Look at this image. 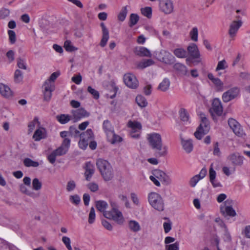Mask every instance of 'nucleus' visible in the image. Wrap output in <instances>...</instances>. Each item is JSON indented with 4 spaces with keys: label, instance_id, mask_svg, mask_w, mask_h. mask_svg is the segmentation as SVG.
<instances>
[{
    "label": "nucleus",
    "instance_id": "13",
    "mask_svg": "<svg viewBox=\"0 0 250 250\" xmlns=\"http://www.w3.org/2000/svg\"><path fill=\"white\" fill-rule=\"evenodd\" d=\"M160 10L166 14H169L173 11L174 6L172 0H158Z\"/></svg>",
    "mask_w": 250,
    "mask_h": 250
},
{
    "label": "nucleus",
    "instance_id": "57",
    "mask_svg": "<svg viewBox=\"0 0 250 250\" xmlns=\"http://www.w3.org/2000/svg\"><path fill=\"white\" fill-rule=\"evenodd\" d=\"M179 244L178 242H175L174 244H169L166 245V250H179Z\"/></svg>",
    "mask_w": 250,
    "mask_h": 250
},
{
    "label": "nucleus",
    "instance_id": "19",
    "mask_svg": "<svg viewBox=\"0 0 250 250\" xmlns=\"http://www.w3.org/2000/svg\"><path fill=\"white\" fill-rule=\"evenodd\" d=\"M47 136L46 130L45 128L40 126L35 130L33 139L35 141H40L42 139H45Z\"/></svg>",
    "mask_w": 250,
    "mask_h": 250
},
{
    "label": "nucleus",
    "instance_id": "27",
    "mask_svg": "<svg viewBox=\"0 0 250 250\" xmlns=\"http://www.w3.org/2000/svg\"><path fill=\"white\" fill-rule=\"evenodd\" d=\"M96 207L97 209L100 212H102L103 215L105 212L108 210H106L108 207L107 203L104 200H99L96 202Z\"/></svg>",
    "mask_w": 250,
    "mask_h": 250
},
{
    "label": "nucleus",
    "instance_id": "23",
    "mask_svg": "<svg viewBox=\"0 0 250 250\" xmlns=\"http://www.w3.org/2000/svg\"><path fill=\"white\" fill-rule=\"evenodd\" d=\"M181 144L182 147L187 153H190L193 148L192 141L190 139H184L180 136Z\"/></svg>",
    "mask_w": 250,
    "mask_h": 250
},
{
    "label": "nucleus",
    "instance_id": "33",
    "mask_svg": "<svg viewBox=\"0 0 250 250\" xmlns=\"http://www.w3.org/2000/svg\"><path fill=\"white\" fill-rule=\"evenodd\" d=\"M173 68L183 75H186L188 73L187 67L181 63L177 62L175 63Z\"/></svg>",
    "mask_w": 250,
    "mask_h": 250
},
{
    "label": "nucleus",
    "instance_id": "21",
    "mask_svg": "<svg viewBox=\"0 0 250 250\" xmlns=\"http://www.w3.org/2000/svg\"><path fill=\"white\" fill-rule=\"evenodd\" d=\"M208 77L214 84L218 91H222L224 90V83L220 79L215 77L211 73L208 74Z\"/></svg>",
    "mask_w": 250,
    "mask_h": 250
},
{
    "label": "nucleus",
    "instance_id": "6",
    "mask_svg": "<svg viewBox=\"0 0 250 250\" xmlns=\"http://www.w3.org/2000/svg\"><path fill=\"white\" fill-rule=\"evenodd\" d=\"M154 57L158 61L167 65H171L175 62V57L164 49L155 52Z\"/></svg>",
    "mask_w": 250,
    "mask_h": 250
},
{
    "label": "nucleus",
    "instance_id": "32",
    "mask_svg": "<svg viewBox=\"0 0 250 250\" xmlns=\"http://www.w3.org/2000/svg\"><path fill=\"white\" fill-rule=\"evenodd\" d=\"M170 81L168 78H165L158 85V89L163 92L166 91L169 89Z\"/></svg>",
    "mask_w": 250,
    "mask_h": 250
},
{
    "label": "nucleus",
    "instance_id": "40",
    "mask_svg": "<svg viewBox=\"0 0 250 250\" xmlns=\"http://www.w3.org/2000/svg\"><path fill=\"white\" fill-rule=\"evenodd\" d=\"M64 47L68 52H73L78 50V48L74 46L71 42L69 40H66L64 43Z\"/></svg>",
    "mask_w": 250,
    "mask_h": 250
},
{
    "label": "nucleus",
    "instance_id": "42",
    "mask_svg": "<svg viewBox=\"0 0 250 250\" xmlns=\"http://www.w3.org/2000/svg\"><path fill=\"white\" fill-rule=\"evenodd\" d=\"M127 14V6H124L120 11L118 15V19L121 21H123L125 20Z\"/></svg>",
    "mask_w": 250,
    "mask_h": 250
},
{
    "label": "nucleus",
    "instance_id": "41",
    "mask_svg": "<svg viewBox=\"0 0 250 250\" xmlns=\"http://www.w3.org/2000/svg\"><path fill=\"white\" fill-rule=\"evenodd\" d=\"M179 115L181 120L184 122L187 123L189 122V115L186 109L184 108L180 109L179 110Z\"/></svg>",
    "mask_w": 250,
    "mask_h": 250
},
{
    "label": "nucleus",
    "instance_id": "56",
    "mask_svg": "<svg viewBox=\"0 0 250 250\" xmlns=\"http://www.w3.org/2000/svg\"><path fill=\"white\" fill-rule=\"evenodd\" d=\"M18 66L24 70H26L27 68V65L25 60L22 59H19L17 62Z\"/></svg>",
    "mask_w": 250,
    "mask_h": 250
},
{
    "label": "nucleus",
    "instance_id": "39",
    "mask_svg": "<svg viewBox=\"0 0 250 250\" xmlns=\"http://www.w3.org/2000/svg\"><path fill=\"white\" fill-rule=\"evenodd\" d=\"M189 36L191 41L196 42L198 40V30L196 27H193L189 31Z\"/></svg>",
    "mask_w": 250,
    "mask_h": 250
},
{
    "label": "nucleus",
    "instance_id": "60",
    "mask_svg": "<svg viewBox=\"0 0 250 250\" xmlns=\"http://www.w3.org/2000/svg\"><path fill=\"white\" fill-rule=\"evenodd\" d=\"M88 140H86L84 139L80 138V140L79 142V146L81 148H82L83 149H85L87 147V146H88Z\"/></svg>",
    "mask_w": 250,
    "mask_h": 250
},
{
    "label": "nucleus",
    "instance_id": "55",
    "mask_svg": "<svg viewBox=\"0 0 250 250\" xmlns=\"http://www.w3.org/2000/svg\"><path fill=\"white\" fill-rule=\"evenodd\" d=\"M69 200L72 203L75 205H78L81 201L80 197L78 195H71Z\"/></svg>",
    "mask_w": 250,
    "mask_h": 250
},
{
    "label": "nucleus",
    "instance_id": "3",
    "mask_svg": "<svg viewBox=\"0 0 250 250\" xmlns=\"http://www.w3.org/2000/svg\"><path fill=\"white\" fill-rule=\"evenodd\" d=\"M110 205L112 208L104 213V217L108 219L114 221L119 225H123L125 222V219L123 213L116 207L114 202H111Z\"/></svg>",
    "mask_w": 250,
    "mask_h": 250
},
{
    "label": "nucleus",
    "instance_id": "5",
    "mask_svg": "<svg viewBox=\"0 0 250 250\" xmlns=\"http://www.w3.org/2000/svg\"><path fill=\"white\" fill-rule=\"evenodd\" d=\"M147 199L150 206L155 209L159 211L164 210V200L159 194L151 192L148 194Z\"/></svg>",
    "mask_w": 250,
    "mask_h": 250
},
{
    "label": "nucleus",
    "instance_id": "34",
    "mask_svg": "<svg viewBox=\"0 0 250 250\" xmlns=\"http://www.w3.org/2000/svg\"><path fill=\"white\" fill-rule=\"evenodd\" d=\"M128 227L130 230L135 232L141 230V227L139 223L135 220L129 221Z\"/></svg>",
    "mask_w": 250,
    "mask_h": 250
},
{
    "label": "nucleus",
    "instance_id": "15",
    "mask_svg": "<svg viewBox=\"0 0 250 250\" xmlns=\"http://www.w3.org/2000/svg\"><path fill=\"white\" fill-rule=\"evenodd\" d=\"M71 114L72 121L74 123L80 121L83 118L87 117L89 115V113L83 108L72 110Z\"/></svg>",
    "mask_w": 250,
    "mask_h": 250
},
{
    "label": "nucleus",
    "instance_id": "4",
    "mask_svg": "<svg viewBox=\"0 0 250 250\" xmlns=\"http://www.w3.org/2000/svg\"><path fill=\"white\" fill-rule=\"evenodd\" d=\"M200 125L194 132V136L198 140L201 139L203 136L208 132L210 129L209 123L205 115L203 113L200 114Z\"/></svg>",
    "mask_w": 250,
    "mask_h": 250
},
{
    "label": "nucleus",
    "instance_id": "47",
    "mask_svg": "<svg viewBox=\"0 0 250 250\" xmlns=\"http://www.w3.org/2000/svg\"><path fill=\"white\" fill-rule=\"evenodd\" d=\"M142 14L148 18H150L152 16V9L150 7H145L141 9Z\"/></svg>",
    "mask_w": 250,
    "mask_h": 250
},
{
    "label": "nucleus",
    "instance_id": "22",
    "mask_svg": "<svg viewBox=\"0 0 250 250\" xmlns=\"http://www.w3.org/2000/svg\"><path fill=\"white\" fill-rule=\"evenodd\" d=\"M0 94L5 98H10L13 96V92L8 85L0 83Z\"/></svg>",
    "mask_w": 250,
    "mask_h": 250
},
{
    "label": "nucleus",
    "instance_id": "36",
    "mask_svg": "<svg viewBox=\"0 0 250 250\" xmlns=\"http://www.w3.org/2000/svg\"><path fill=\"white\" fill-rule=\"evenodd\" d=\"M108 141L112 144L120 143L122 141V138L115 133L114 131L113 134H111L109 136L107 137Z\"/></svg>",
    "mask_w": 250,
    "mask_h": 250
},
{
    "label": "nucleus",
    "instance_id": "24",
    "mask_svg": "<svg viewBox=\"0 0 250 250\" xmlns=\"http://www.w3.org/2000/svg\"><path fill=\"white\" fill-rule=\"evenodd\" d=\"M187 50L188 53L192 58L196 59L199 58V51L197 46L195 43L190 44L188 46Z\"/></svg>",
    "mask_w": 250,
    "mask_h": 250
},
{
    "label": "nucleus",
    "instance_id": "35",
    "mask_svg": "<svg viewBox=\"0 0 250 250\" xmlns=\"http://www.w3.org/2000/svg\"><path fill=\"white\" fill-rule=\"evenodd\" d=\"M40 126V122L37 118H35L34 120L30 122L28 125L29 133H31L35 128H39Z\"/></svg>",
    "mask_w": 250,
    "mask_h": 250
},
{
    "label": "nucleus",
    "instance_id": "58",
    "mask_svg": "<svg viewBox=\"0 0 250 250\" xmlns=\"http://www.w3.org/2000/svg\"><path fill=\"white\" fill-rule=\"evenodd\" d=\"M200 180H201L200 178L196 175L190 179L189 184L191 187H195Z\"/></svg>",
    "mask_w": 250,
    "mask_h": 250
},
{
    "label": "nucleus",
    "instance_id": "64",
    "mask_svg": "<svg viewBox=\"0 0 250 250\" xmlns=\"http://www.w3.org/2000/svg\"><path fill=\"white\" fill-rule=\"evenodd\" d=\"M102 224L106 229L111 231L113 229L112 225L107 220L104 219L102 221Z\"/></svg>",
    "mask_w": 250,
    "mask_h": 250
},
{
    "label": "nucleus",
    "instance_id": "44",
    "mask_svg": "<svg viewBox=\"0 0 250 250\" xmlns=\"http://www.w3.org/2000/svg\"><path fill=\"white\" fill-rule=\"evenodd\" d=\"M24 165L27 167H38L40 163L38 162L33 161L30 158H25L23 161Z\"/></svg>",
    "mask_w": 250,
    "mask_h": 250
},
{
    "label": "nucleus",
    "instance_id": "28",
    "mask_svg": "<svg viewBox=\"0 0 250 250\" xmlns=\"http://www.w3.org/2000/svg\"><path fill=\"white\" fill-rule=\"evenodd\" d=\"M228 159L235 165H241L243 161V157L240 155L233 153L228 157Z\"/></svg>",
    "mask_w": 250,
    "mask_h": 250
},
{
    "label": "nucleus",
    "instance_id": "49",
    "mask_svg": "<svg viewBox=\"0 0 250 250\" xmlns=\"http://www.w3.org/2000/svg\"><path fill=\"white\" fill-rule=\"evenodd\" d=\"M8 40L10 44H12L16 42V34L13 30L8 31Z\"/></svg>",
    "mask_w": 250,
    "mask_h": 250
},
{
    "label": "nucleus",
    "instance_id": "17",
    "mask_svg": "<svg viewBox=\"0 0 250 250\" xmlns=\"http://www.w3.org/2000/svg\"><path fill=\"white\" fill-rule=\"evenodd\" d=\"M154 175L165 185L167 186L171 183L172 180L170 176L161 170H154Z\"/></svg>",
    "mask_w": 250,
    "mask_h": 250
},
{
    "label": "nucleus",
    "instance_id": "48",
    "mask_svg": "<svg viewBox=\"0 0 250 250\" xmlns=\"http://www.w3.org/2000/svg\"><path fill=\"white\" fill-rule=\"evenodd\" d=\"M130 198L131 199L135 206H140L141 202L140 199L138 196V195L134 192H132L130 193Z\"/></svg>",
    "mask_w": 250,
    "mask_h": 250
},
{
    "label": "nucleus",
    "instance_id": "26",
    "mask_svg": "<svg viewBox=\"0 0 250 250\" xmlns=\"http://www.w3.org/2000/svg\"><path fill=\"white\" fill-rule=\"evenodd\" d=\"M103 128L106 134L107 137L109 136L111 134H113L114 128L109 121L104 120L103 124Z\"/></svg>",
    "mask_w": 250,
    "mask_h": 250
},
{
    "label": "nucleus",
    "instance_id": "2",
    "mask_svg": "<svg viewBox=\"0 0 250 250\" xmlns=\"http://www.w3.org/2000/svg\"><path fill=\"white\" fill-rule=\"evenodd\" d=\"M96 166L104 181H108L112 179L113 177V169L107 161L98 159L96 161Z\"/></svg>",
    "mask_w": 250,
    "mask_h": 250
},
{
    "label": "nucleus",
    "instance_id": "38",
    "mask_svg": "<svg viewBox=\"0 0 250 250\" xmlns=\"http://www.w3.org/2000/svg\"><path fill=\"white\" fill-rule=\"evenodd\" d=\"M136 102L141 107H145L147 105V102L146 99L142 95H138L136 97Z\"/></svg>",
    "mask_w": 250,
    "mask_h": 250
},
{
    "label": "nucleus",
    "instance_id": "7",
    "mask_svg": "<svg viewBox=\"0 0 250 250\" xmlns=\"http://www.w3.org/2000/svg\"><path fill=\"white\" fill-rule=\"evenodd\" d=\"M127 126L131 138L135 139L140 138L142 128V125L140 122L130 120L127 124Z\"/></svg>",
    "mask_w": 250,
    "mask_h": 250
},
{
    "label": "nucleus",
    "instance_id": "25",
    "mask_svg": "<svg viewBox=\"0 0 250 250\" xmlns=\"http://www.w3.org/2000/svg\"><path fill=\"white\" fill-rule=\"evenodd\" d=\"M85 176L86 180L89 181L94 173V166L90 162H87L85 164Z\"/></svg>",
    "mask_w": 250,
    "mask_h": 250
},
{
    "label": "nucleus",
    "instance_id": "37",
    "mask_svg": "<svg viewBox=\"0 0 250 250\" xmlns=\"http://www.w3.org/2000/svg\"><path fill=\"white\" fill-rule=\"evenodd\" d=\"M57 120L62 124H65L72 120L71 116L67 114H61L57 116Z\"/></svg>",
    "mask_w": 250,
    "mask_h": 250
},
{
    "label": "nucleus",
    "instance_id": "63",
    "mask_svg": "<svg viewBox=\"0 0 250 250\" xmlns=\"http://www.w3.org/2000/svg\"><path fill=\"white\" fill-rule=\"evenodd\" d=\"M71 80L76 84H80L82 81V77L80 74L74 75L72 77Z\"/></svg>",
    "mask_w": 250,
    "mask_h": 250
},
{
    "label": "nucleus",
    "instance_id": "53",
    "mask_svg": "<svg viewBox=\"0 0 250 250\" xmlns=\"http://www.w3.org/2000/svg\"><path fill=\"white\" fill-rule=\"evenodd\" d=\"M228 67L227 62L225 60L219 61L216 68V71L225 69Z\"/></svg>",
    "mask_w": 250,
    "mask_h": 250
},
{
    "label": "nucleus",
    "instance_id": "20",
    "mask_svg": "<svg viewBox=\"0 0 250 250\" xmlns=\"http://www.w3.org/2000/svg\"><path fill=\"white\" fill-rule=\"evenodd\" d=\"M101 26L102 29V37L100 43V45L104 47L106 45L109 39V31L104 23L102 22L101 23Z\"/></svg>",
    "mask_w": 250,
    "mask_h": 250
},
{
    "label": "nucleus",
    "instance_id": "50",
    "mask_svg": "<svg viewBox=\"0 0 250 250\" xmlns=\"http://www.w3.org/2000/svg\"><path fill=\"white\" fill-rule=\"evenodd\" d=\"M76 187L75 182L73 180H70L67 183L66 189L68 192H71L75 189Z\"/></svg>",
    "mask_w": 250,
    "mask_h": 250
},
{
    "label": "nucleus",
    "instance_id": "12",
    "mask_svg": "<svg viewBox=\"0 0 250 250\" xmlns=\"http://www.w3.org/2000/svg\"><path fill=\"white\" fill-rule=\"evenodd\" d=\"M240 95V89L238 87H233L225 92L222 95V100L225 103H228L236 98Z\"/></svg>",
    "mask_w": 250,
    "mask_h": 250
},
{
    "label": "nucleus",
    "instance_id": "31",
    "mask_svg": "<svg viewBox=\"0 0 250 250\" xmlns=\"http://www.w3.org/2000/svg\"><path fill=\"white\" fill-rule=\"evenodd\" d=\"M154 63V61L152 59H145L138 62L137 64V67L140 69H144L153 65Z\"/></svg>",
    "mask_w": 250,
    "mask_h": 250
},
{
    "label": "nucleus",
    "instance_id": "46",
    "mask_svg": "<svg viewBox=\"0 0 250 250\" xmlns=\"http://www.w3.org/2000/svg\"><path fill=\"white\" fill-rule=\"evenodd\" d=\"M93 137V132L91 129H88L85 132L83 133L80 135L81 138L84 139L89 141Z\"/></svg>",
    "mask_w": 250,
    "mask_h": 250
},
{
    "label": "nucleus",
    "instance_id": "1",
    "mask_svg": "<svg viewBox=\"0 0 250 250\" xmlns=\"http://www.w3.org/2000/svg\"><path fill=\"white\" fill-rule=\"evenodd\" d=\"M147 140L149 146L153 149L158 151V155L159 157L165 156L167 154L168 147L163 146L162 139L160 134L153 132L147 135Z\"/></svg>",
    "mask_w": 250,
    "mask_h": 250
},
{
    "label": "nucleus",
    "instance_id": "10",
    "mask_svg": "<svg viewBox=\"0 0 250 250\" xmlns=\"http://www.w3.org/2000/svg\"><path fill=\"white\" fill-rule=\"evenodd\" d=\"M55 84L49 81H45L42 86V93L43 99L45 101H49L52 97V92L55 90Z\"/></svg>",
    "mask_w": 250,
    "mask_h": 250
},
{
    "label": "nucleus",
    "instance_id": "54",
    "mask_svg": "<svg viewBox=\"0 0 250 250\" xmlns=\"http://www.w3.org/2000/svg\"><path fill=\"white\" fill-rule=\"evenodd\" d=\"M62 241L68 250H72L71 246V240L69 237L63 236L62 238Z\"/></svg>",
    "mask_w": 250,
    "mask_h": 250
},
{
    "label": "nucleus",
    "instance_id": "16",
    "mask_svg": "<svg viewBox=\"0 0 250 250\" xmlns=\"http://www.w3.org/2000/svg\"><path fill=\"white\" fill-rule=\"evenodd\" d=\"M228 124L235 134L239 137H243L245 133L239 123L233 118L228 120Z\"/></svg>",
    "mask_w": 250,
    "mask_h": 250
},
{
    "label": "nucleus",
    "instance_id": "61",
    "mask_svg": "<svg viewBox=\"0 0 250 250\" xmlns=\"http://www.w3.org/2000/svg\"><path fill=\"white\" fill-rule=\"evenodd\" d=\"M57 156H59L55 153V151L54 150L51 153H50L47 157L48 160L51 164H54L56 161V158Z\"/></svg>",
    "mask_w": 250,
    "mask_h": 250
},
{
    "label": "nucleus",
    "instance_id": "52",
    "mask_svg": "<svg viewBox=\"0 0 250 250\" xmlns=\"http://www.w3.org/2000/svg\"><path fill=\"white\" fill-rule=\"evenodd\" d=\"M87 91L92 95L95 99L97 100L99 98L100 95L99 92L91 86H89L87 87Z\"/></svg>",
    "mask_w": 250,
    "mask_h": 250
},
{
    "label": "nucleus",
    "instance_id": "59",
    "mask_svg": "<svg viewBox=\"0 0 250 250\" xmlns=\"http://www.w3.org/2000/svg\"><path fill=\"white\" fill-rule=\"evenodd\" d=\"M154 170L152 172V174L149 176L150 180L154 183V184L157 186L160 187L161 183L160 180L154 176Z\"/></svg>",
    "mask_w": 250,
    "mask_h": 250
},
{
    "label": "nucleus",
    "instance_id": "29",
    "mask_svg": "<svg viewBox=\"0 0 250 250\" xmlns=\"http://www.w3.org/2000/svg\"><path fill=\"white\" fill-rule=\"evenodd\" d=\"M174 56L178 58L183 59L186 58L188 53L187 51L182 47H177L172 50Z\"/></svg>",
    "mask_w": 250,
    "mask_h": 250
},
{
    "label": "nucleus",
    "instance_id": "30",
    "mask_svg": "<svg viewBox=\"0 0 250 250\" xmlns=\"http://www.w3.org/2000/svg\"><path fill=\"white\" fill-rule=\"evenodd\" d=\"M136 54L142 57H150L151 54L150 51L146 47L141 46L136 49Z\"/></svg>",
    "mask_w": 250,
    "mask_h": 250
},
{
    "label": "nucleus",
    "instance_id": "43",
    "mask_svg": "<svg viewBox=\"0 0 250 250\" xmlns=\"http://www.w3.org/2000/svg\"><path fill=\"white\" fill-rule=\"evenodd\" d=\"M139 20V17L137 14H131L129 17V26L130 27H133L137 24Z\"/></svg>",
    "mask_w": 250,
    "mask_h": 250
},
{
    "label": "nucleus",
    "instance_id": "18",
    "mask_svg": "<svg viewBox=\"0 0 250 250\" xmlns=\"http://www.w3.org/2000/svg\"><path fill=\"white\" fill-rule=\"evenodd\" d=\"M70 146V140L68 138H64L61 146L55 150V153L58 156L65 154L68 151Z\"/></svg>",
    "mask_w": 250,
    "mask_h": 250
},
{
    "label": "nucleus",
    "instance_id": "51",
    "mask_svg": "<svg viewBox=\"0 0 250 250\" xmlns=\"http://www.w3.org/2000/svg\"><path fill=\"white\" fill-rule=\"evenodd\" d=\"M96 218V214L95 209L93 208H91L90 210L89 216H88V223L90 224H93Z\"/></svg>",
    "mask_w": 250,
    "mask_h": 250
},
{
    "label": "nucleus",
    "instance_id": "62",
    "mask_svg": "<svg viewBox=\"0 0 250 250\" xmlns=\"http://www.w3.org/2000/svg\"><path fill=\"white\" fill-rule=\"evenodd\" d=\"M15 53L14 51L9 50L6 54V56L9 62H13L14 60Z\"/></svg>",
    "mask_w": 250,
    "mask_h": 250
},
{
    "label": "nucleus",
    "instance_id": "9",
    "mask_svg": "<svg viewBox=\"0 0 250 250\" xmlns=\"http://www.w3.org/2000/svg\"><path fill=\"white\" fill-rule=\"evenodd\" d=\"M209 111L213 119H214L216 116H220L222 115L223 108L219 99L215 98L212 100L211 106Z\"/></svg>",
    "mask_w": 250,
    "mask_h": 250
},
{
    "label": "nucleus",
    "instance_id": "14",
    "mask_svg": "<svg viewBox=\"0 0 250 250\" xmlns=\"http://www.w3.org/2000/svg\"><path fill=\"white\" fill-rule=\"evenodd\" d=\"M242 20H234L229 24V34L230 38L234 40L239 28L242 26Z\"/></svg>",
    "mask_w": 250,
    "mask_h": 250
},
{
    "label": "nucleus",
    "instance_id": "11",
    "mask_svg": "<svg viewBox=\"0 0 250 250\" xmlns=\"http://www.w3.org/2000/svg\"><path fill=\"white\" fill-rule=\"evenodd\" d=\"M125 85L131 89H136L139 86V81L136 76L130 73L125 74L123 77Z\"/></svg>",
    "mask_w": 250,
    "mask_h": 250
},
{
    "label": "nucleus",
    "instance_id": "45",
    "mask_svg": "<svg viewBox=\"0 0 250 250\" xmlns=\"http://www.w3.org/2000/svg\"><path fill=\"white\" fill-rule=\"evenodd\" d=\"M32 185V188L36 191L40 190L42 187V183L38 178L33 180Z\"/></svg>",
    "mask_w": 250,
    "mask_h": 250
},
{
    "label": "nucleus",
    "instance_id": "8",
    "mask_svg": "<svg viewBox=\"0 0 250 250\" xmlns=\"http://www.w3.org/2000/svg\"><path fill=\"white\" fill-rule=\"evenodd\" d=\"M233 201L227 199L220 206V211L225 217L227 216L235 217L236 215L235 210L232 207Z\"/></svg>",
    "mask_w": 250,
    "mask_h": 250
}]
</instances>
